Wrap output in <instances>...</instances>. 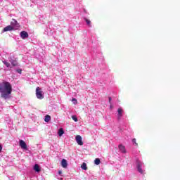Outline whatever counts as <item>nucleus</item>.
<instances>
[{"label": "nucleus", "mask_w": 180, "mask_h": 180, "mask_svg": "<svg viewBox=\"0 0 180 180\" xmlns=\"http://www.w3.org/2000/svg\"><path fill=\"white\" fill-rule=\"evenodd\" d=\"M1 98L9 99L12 94V85L8 82L0 83Z\"/></svg>", "instance_id": "obj_1"}, {"label": "nucleus", "mask_w": 180, "mask_h": 180, "mask_svg": "<svg viewBox=\"0 0 180 180\" xmlns=\"http://www.w3.org/2000/svg\"><path fill=\"white\" fill-rule=\"evenodd\" d=\"M36 96L37 99H43L44 98V96L43 95V91H41L40 87H37L36 89Z\"/></svg>", "instance_id": "obj_2"}, {"label": "nucleus", "mask_w": 180, "mask_h": 180, "mask_svg": "<svg viewBox=\"0 0 180 180\" xmlns=\"http://www.w3.org/2000/svg\"><path fill=\"white\" fill-rule=\"evenodd\" d=\"M141 167H143V163H141V162H140L139 160L136 161V168H137V171L140 173V174H144V171L143 170V169L141 168Z\"/></svg>", "instance_id": "obj_3"}, {"label": "nucleus", "mask_w": 180, "mask_h": 180, "mask_svg": "<svg viewBox=\"0 0 180 180\" xmlns=\"http://www.w3.org/2000/svg\"><path fill=\"white\" fill-rule=\"evenodd\" d=\"M75 139L79 146H84V142L82 141V137H81L80 135H77Z\"/></svg>", "instance_id": "obj_4"}, {"label": "nucleus", "mask_w": 180, "mask_h": 180, "mask_svg": "<svg viewBox=\"0 0 180 180\" xmlns=\"http://www.w3.org/2000/svg\"><path fill=\"white\" fill-rule=\"evenodd\" d=\"M11 26L13 27L15 30V27H19V23H18V21L15 19H12V21L11 22Z\"/></svg>", "instance_id": "obj_5"}, {"label": "nucleus", "mask_w": 180, "mask_h": 180, "mask_svg": "<svg viewBox=\"0 0 180 180\" xmlns=\"http://www.w3.org/2000/svg\"><path fill=\"white\" fill-rule=\"evenodd\" d=\"M12 30H14L13 27L8 25L3 29L2 32L3 33H5V32H12Z\"/></svg>", "instance_id": "obj_6"}, {"label": "nucleus", "mask_w": 180, "mask_h": 180, "mask_svg": "<svg viewBox=\"0 0 180 180\" xmlns=\"http://www.w3.org/2000/svg\"><path fill=\"white\" fill-rule=\"evenodd\" d=\"M20 37L25 40V39H27L29 37V34L26 31H22L20 32Z\"/></svg>", "instance_id": "obj_7"}, {"label": "nucleus", "mask_w": 180, "mask_h": 180, "mask_svg": "<svg viewBox=\"0 0 180 180\" xmlns=\"http://www.w3.org/2000/svg\"><path fill=\"white\" fill-rule=\"evenodd\" d=\"M20 146L23 150H27V145H26V142L23 140H20Z\"/></svg>", "instance_id": "obj_8"}, {"label": "nucleus", "mask_w": 180, "mask_h": 180, "mask_svg": "<svg viewBox=\"0 0 180 180\" xmlns=\"http://www.w3.org/2000/svg\"><path fill=\"white\" fill-rule=\"evenodd\" d=\"M9 61H10L11 64L13 65V67H16L19 65L18 63V60L16 58L15 59L11 58Z\"/></svg>", "instance_id": "obj_9"}, {"label": "nucleus", "mask_w": 180, "mask_h": 180, "mask_svg": "<svg viewBox=\"0 0 180 180\" xmlns=\"http://www.w3.org/2000/svg\"><path fill=\"white\" fill-rule=\"evenodd\" d=\"M61 165H62L63 168H67L68 163L67 162V160L65 159L62 160Z\"/></svg>", "instance_id": "obj_10"}, {"label": "nucleus", "mask_w": 180, "mask_h": 180, "mask_svg": "<svg viewBox=\"0 0 180 180\" xmlns=\"http://www.w3.org/2000/svg\"><path fill=\"white\" fill-rule=\"evenodd\" d=\"M118 119H121L122 116H123V109L122 108H118Z\"/></svg>", "instance_id": "obj_11"}, {"label": "nucleus", "mask_w": 180, "mask_h": 180, "mask_svg": "<svg viewBox=\"0 0 180 180\" xmlns=\"http://www.w3.org/2000/svg\"><path fill=\"white\" fill-rule=\"evenodd\" d=\"M118 148L121 151V153H126V148L124 147V146L119 145Z\"/></svg>", "instance_id": "obj_12"}, {"label": "nucleus", "mask_w": 180, "mask_h": 180, "mask_svg": "<svg viewBox=\"0 0 180 180\" xmlns=\"http://www.w3.org/2000/svg\"><path fill=\"white\" fill-rule=\"evenodd\" d=\"M34 171H36V172H40V171H41V169H40V166L37 164H36L34 166Z\"/></svg>", "instance_id": "obj_13"}, {"label": "nucleus", "mask_w": 180, "mask_h": 180, "mask_svg": "<svg viewBox=\"0 0 180 180\" xmlns=\"http://www.w3.org/2000/svg\"><path fill=\"white\" fill-rule=\"evenodd\" d=\"M50 120H51V117L49 115H46L44 118V122H46V123H49Z\"/></svg>", "instance_id": "obj_14"}, {"label": "nucleus", "mask_w": 180, "mask_h": 180, "mask_svg": "<svg viewBox=\"0 0 180 180\" xmlns=\"http://www.w3.org/2000/svg\"><path fill=\"white\" fill-rule=\"evenodd\" d=\"M58 134L60 137H61V136L64 134V129H63V128H60L58 132Z\"/></svg>", "instance_id": "obj_15"}, {"label": "nucleus", "mask_w": 180, "mask_h": 180, "mask_svg": "<svg viewBox=\"0 0 180 180\" xmlns=\"http://www.w3.org/2000/svg\"><path fill=\"white\" fill-rule=\"evenodd\" d=\"M81 168H82V169L86 171L88 169V167H86V163L83 162V164L81 166Z\"/></svg>", "instance_id": "obj_16"}, {"label": "nucleus", "mask_w": 180, "mask_h": 180, "mask_svg": "<svg viewBox=\"0 0 180 180\" xmlns=\"http://www.w3.org/2000/svg\"><path fill=\"white\" fill-rule=\"evenodd\" d=\"M94 164H96V165H99V164H101V159L96 158L94 160Z\"/></svg>", "instance_id": "obj_17"}, {"label": "nucleus", "mask_w": 180, "mask_h": 180, "mask_svg": "<svg viewBox=\"0 0 180 180\" xmlns=\"http://www.w3.org/2000/svg\"><path fill=\"white\" fill-rule=\"evenodd\" d=\"M84 20L88 26H91V20H88V18H84Z\"/></svg>", "instance_id": "obj_18"}, {"label": "nucleus", "mask_w": 180, "mask_h": 180, "mask_svg": "<svg viewBox=\"0 0 180 180\" xmlns=\"http://www.w3.org/2000/svg\"><path fill=\"white\" fill-rule=\"evenodd\" d=\"M72 119L74 120V122H78V117H77L75 115H72Z\"/></svg>", "instance_id": "obj_19"}, {"label": "nucleus", "mask_w": 180, "mask_h": 180, "mask_svg": "<svg viewBox=\"0 0 180 180\" xmlns=\"http://www.w3.org/2000/svg\"><path fill=\"white\" fill-rule=\"evenodd\" d=\"M3 63H4V64H5L6 67H7V68L11 67V63H9L6 61H4Z\"/></svg>", "instance_id": "obj_20"}, {"label": "nucleus", "mask_w": 180, "mask_h": 180, "mask_svg": "<svg viewBox=\"0 0 180 180\" xmlns=\"http://www.w3.org/2000/svg\"><path fill=\"white\" fill-rule=\"evenodd\" d=\"M132 142L134 143V144H135V146H139V143H137V142H136V139H133Z\"/></svg>", "instance_id": "obj_21"}, {"label": "nucleus", "mask_w": 180, "mask_h": 180, "mask_svg": "<svg viewBox=\"0 0 180 180\" xmlns=\"http://www.w3.org/2000/svg\"><path fill=\"white\" fill-rule=\"evenodd\" d=\"M17 72H18V74H22V70L21 69H18Z\"/></svg>", "instance_id": "obj_22"}, {"label": "nucleus", "mask_w": 180, "mask_h": 180, "mask_svg": "<svg viewBox=\"0 0 180 180\" xmlns=\"http://www.w3.org/2000/svg\"><path fill=\"white\" fill-rule=\"evenodd\" d=\"M109 103H112V97H108Z\"/></svg>", "instance_id": "obj_23"}, {"label": "nucleus", "mask_w": 180, "mask_h": 180, "mask_svg": "<svg viewBox=\"0 0 180 180\" xmlns=\"http://www.w3.org/2000/svg\"><path fill=\"white\" fill-rule=\"evenodd\" d=\"M72 102H75V103H77V101L76 100V98H72Z\"/></svg>", "instance_id": "obj_24"}, {"label": "nucleus", "mask_w": 180, "mask_h": 180, "mask_svg": "<svg viewBox=\"0 0 180 180\" xmlns=\"http://www.w3.org/2000/svg\"><path fill=\"white\" fill-rule=\"evenodd\" d=\"M58 174H59V175H61V174H63V172L61 170H59Z\"/></svg>", "instance_id": "obj_25"}, {"label": "nucleus", "mask_w": 180, "mask_h": 180, "mask_svg": "<svg viewBox=\"0 0 180 180\" xmlns=\"http://www.w3.org/2000/svg\"><path fill=\"white\" fill-rule=\"evenodd\" d=\"M2 151V145L0 144V153Z\"/></svg>", "instance_id": "obj_26"}]
</instances>
